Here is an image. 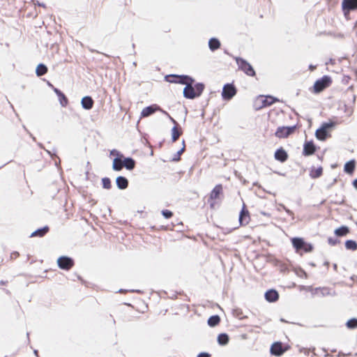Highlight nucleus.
I'll return each mask as SVG.
<instances>
[{"label":"nucleus","mask_w":357,"mask_h":357,"mask_svg":"<svg viewBox=\"0 0 357 357\" xmlns=\"http://www.w3.org/2000/svg\"><path fill=\"white\" fill-rule=\"evenodd\" d=\"M166 80L172 83H181L185 84L183 89L184 97L190 99H193L197 97L195 89L192 86L194 80L188 76H177L169 75L166 77Z\"/></svg>","instance_id":"nucleus-1"},{"label":"nucleus","mask_w":357,"mask_h":357,"mask_svg":"<svg viewBox=\"0 0 357 357\" xmlns=\"http://www.w3.org/2000/svg\"><path fill=\"white\" fill-rule=\"evenodd\" d=\"M353 112L351 107L347 106L343 102H340L336 112V125L349 121Z\"/></svg>","instance_id":"nucleus-2"},{"label":"nucleus","mask_w":357,"mask_h":357,"mask_svg":"<svg viewBox=\"0 0 357 357\" xmlns=\"http://www.w3.org/2000/svg\"><path fill=\"white\" fill-rule=\"evenodd\" d=\"M333 128L334 122L332 121L323 123L321 128L316 131V137L319 140H325L331 136Z\"/></svg>","instance_id":"nucleus-3"},{"label":"nucleus","mask_w":357,"mask_h":357,"mask_svg":"<svg viewBox=\"0 0 357 357\" xmlns=\"http://www.w3.org/2000/svg\"><path fill=\"white\" fill-rule=\"evenodd\" d=\"M291 242L297 253L302 255L303 252H310L312 250V245L304 241L301 238H293Z\"/></svg>","instance_id":"nucleus-4"},{"label":"nucleus","mask_w":357,"mask_h":357,"mask_svg":"<svg viewBox=\"0 0 357 357\" xmlns=\"http://www.w3.org/2000/svg\"><path fill=\"white\" fill-rule=\"evenodd\" d=\"M155 111H161L162 113L167 115L174 124H176V121L172 117H171L167 112L162 110L157 105H153L144 108L141 112V117H147L151 114H153Z\"/></svg>","instance_id":"nucleus-5"},{"label":"nucleus","mask_w":357,"mask_h":357,"mask_svg":"<svg viewBox=\"0 0 357 357\" xmlns=\"http://www.w3.org/2000/svg\"><path fill=\"white\" fill-rule=\"evenodd\" d=\"M342 8L344 16L347 17L351 10H357V0H343Z\"/></svg>","instance_id":"nucleus-6"},{"label":"nucleus","mask_w":357,"mask_h":357,"mask_svg":"<svg viewBox=\"0 0 357 357\" xmlns=\"http://www.w3.org/2000/svg\"><path fill=\"white\" fill-rule=\"evenodd\" d=\"M236 60L239 68L244 71L248 75L254 76L255 75L254 69L246 61L240 58H236Z\"/></svg>","instance_id":"nucleus-7"},{"label":"nucleus","mask_w":357,"mask_h":357,"mask_svg":"<svg viewBox=\"0 0 357 357\" xmlns=\"http://www.w3.org/2000/svg\"><path fill=\"white\" fill-rule=\"evenodd\" d=\"M331 83V79L327 76H324L321 79L317 80L314 85V91L315 93H319L325 88L329 86Z\"/></svg>","instance_id":"nucleus-8"},{"label":"nucleus","mask_w":357,"mask_h":357,"mask_svg":"<svg viewBox=\"0 0 357 357\" xmlns=\"http://www.w3.org/2000/svg\"><path fill=\"white\" fill-rule=\"evenodd\" d=\"M296 130V126L285 127L282 126L278 128L275 132V136L279 138L287 137L289 135L292 134Z\"/></svg>","instance_id":"nucleus-9"},{"label":"nucleus","mask_w":357,"mask_h":357,"mask_svg":"<svg viewBox=\"0 0 357 357\" xmlns=\"http://www.w3.org/2000/svg\"><path fill=\"white\" fill-rule=\"evenodd\" d=\"M236 93V88L230 84H227L224 86L222 96L225 100L231 99Z\"/></svg>","instance_id":"nucleus-10"},{"label":"nucleus","mask_w":357,"mask_h":357,"mask_svg":"<svg viewBox=\"0 0 357 357\" xmlns=\"http://www.w3.org/2000/svg\"><path fill=\"white\" fill-rule=\"evenodd\" d=\"M57 264L60 268L69 270L73 266V261L68 257H60L57 259Z\"/></svg>","instance_id":"nucleus-11"},{"label":"nucleus","mask_w":357,"mask_h":357,"mask_svg":"<svg viewBox=\"0 0 357 357\" xmlns=\"http://www.w3.org/2000/svg\"><path fill=\"white\" fill-rule=\"evenodd\" d=\"M277 99L273 98L272 96H260L257 99V103H259L260 105L259 108L269 106L275 102Z\"/></svg>","instance_id":"nucleus-12"},{"label":"nucleus","mask_w":357,"mask_h":357,"mask_svg":"<svg viewBox=\"0 0 357 357\" xmlns=\"http://www.w3.org/2000/svg\"><path fill=\"white\" fill-rule=\"evenodd\" d=\"M316 150L315 146L312 142H307L304 144L303 154L305 155H310L314 153Z\"/></svg>","instance_id":"nucleus-13"},{"label":"nucleus","mask_w":357,"mask_h":357,"mask_svg":"<svg viewBox=\"0 0 357 357\" xmlns=\"http://www.w3.org/2000/svg\"><path fill=\"white\" fill-rule=\"evenodd\" d=\"M271 352L275 356H280L284 352V350L282 349L281 343L275 342L271 346Z\"/></svg>","instance_id":"nucleus-14"},{"label":"nucleus","mask_w":357,"mask_h":357,"mask_svg":"<svg viewBox=\"0 0 357 357\" xmlns=\"http://www.w3.org/2000/svg\"><path fill=\"white\" fill-rule=\"evenodd\" d=\"M356 168L355 160H351L347 162L344 166V171L348 174H353Z\"/></svg>","instance_id":"nucleus-15"},{"label":"nucleus","mask_w":357,"mask_h":357,"mask_svg":"<svg viewBox=\"0 0 357 357\" xmlns=\"http://www.w3.org/2000/svg\"><path fill=\"white\" fill-rule=\"evenodd\" d=\"M312 291V294L316 296H324L328 295L330 294L329 289L326 287L323 288H316V289H310Z\"/></svg>","instance_id":"nucleus-16"},{"label":"nucleus","mask_w":357,"mask_h":357,"mask_svg":"<svg viewBox=\"0 0 357 357\" xmlns=\"http://www.w3.org/2000/svg\"><path fill=\"white\" fill-rule=\"evenodd\" d=\"M81 104L84 109H91L93 105V100L89 96H85L82 99Z\"/></svg>","instance_id":"nucleus-17"},{"label":"nucleus","mask_w":357,"mask_h":357,"mask_svg":"<svg viewBox=\"0 0 357 357\" xmlns=\"http://www.w3.org/2000/svg\"><path fill=\"white\" fill-rule=\"evenodd\" d=\"M53 90L56 93V94L59 96V100L61 105L62 107H66L68 102V99L66 97V96L56 88H54Z\"/></svg>","instance_id":"nucleus-18"},{"label":"nucleus","mask_w":357,"mask_h":357,"mask_svg":"<svg viewBox=\"0 0 357 357\" xmlns=\"http://www.w3.org/2000/svg\"><path fill=\"white\" fill-rule=\"evenodd\" d=\"M265 298L269 302H274L278 299V294L276 291L271 289L266 291Z\"/></svg>","instance_id":"nucleus-19"},{"label":"nucleus","mask_w":357,"mask_h":357,"mask_svg":"<svg viewBox=\"0 0 357 357\" xmlns=\"http://www.w3.org/2000/svg\"><path fill=\"white\" fill-rule=\"evenodd\" d=\"M250 217L248 211L243 208L239 215V222L241 225H245L249 222Z\"/></svg>","instance_id":"nucleus-20"},{"label":"nucleus","mask_w":357,"mask_h":357,"mask_svg":"<svg viewBox=\"0 0 357 357\" xmlns=\"http://www.w3.org/2000/svg\"><path fill=\"white\" fill-rule=\"evenodd\" d=\"M116 185L119 189H126L128 187V181L123 176H118L116 179Z\"/></svg>","instance_id":"nucleus-21"},{"label":"nucleus","mask_w":357,"mask_h":357,"mask_svg":"<svg viewBox=\"0 0 357 357\" xmlns=\"http://www.w3.org/2000/svg\"><path fill=\"white\" fill-rule=\"evenodd\" d=\"M122 158H123V155H121L120 158H116L114 159L113 165H112V168L114 170L120 171L123 168V163Z\"/></svg>","instance_id":"nucleus-22"},{"label":"nucleus","mask_w":357,"mask_h":357,"mask_svg":"<svg viewBox=\"0 0 357 357\" xmlns=\"http://www.w3.org/2000/svg\"><path fill=\"white\" fill-rule=\"evenodd\" d=\"M275 158L280 162H284L287 158V154L283 149H278L275 153Z\"/></svg>","instance_id":"nucleus-23"},{"label":"nucleus","mask_w":357,"mask_h":357,"mask_svg":"<svg viewBox=\"0 0 357 357\" xmlns=\"http://www.w3.org/2000/svg\"><path fill=\"white\" fill-rule=\"evenodd\" d=\"M222 185H217L212 192H211L210 198L211 199H216L218 198L219 195L222 192Z\"/></svg>","instance_id":"nucleus-24"},{"label":"nucleus","mask_w":357,"mask_h":357,"mask_svg":"<svg viewBox=\"0 0 357 357\" xmlns=\"http://www.w3.org/2000/svg\"><path fill=\"white\" fill-rule=\"evenodd\" d=\"M349 233V228L347 226H341L336 228V236H344Z\"/></svg>","instance_id":"nucleus-25"},{"label":"nucleus","mask_w":357,"mask_h":357,"mask_svg":"<svg viewBox=\"0 0 357 357\" xmlns=\"http://www.w3.org/2000/svg\"><path fill=\"white\" fill-rule=\"evenodd\" d=\"M123 167H125L128 170L132 169L135 165V160L130 158H125L123 160Z\"/></svg>","instance_id":"nucleus-26"},{"label":"nucleus","mask_w":357,"mask_h":357,"mask_svg":"<svg viewBox=\"0 0 357 357\" xmlns=\"http://www.w3.org/2000/svg\"><path fill=\"white\" fill-rule=\"evenodd\" d=\"M345 248L348 250H357V243L354 240H347L344 243Z\"/></svg>","instance_id":"nucleus-27"},{"label":"nucleus","mask_w":357,"mask_h":357,"mask_svg":"<svg viewBox=\"0 0 357 357\" xmlns=\"http://www.w3.org/2000/svg\"><path fill=\"white\" fill-rule=\"evenodd\" d=\"M208 46L211 51H214L220 47V43L216 38H211L208 42Z\"/></svg>","instance_id":"nucleus-28"},{"label":"nucleus","mask_w":357,"mask_h":357,"mask_svg":"<svg viewBox=\"0 0 357 357\" xmlns=\"http://www.w3.org/2000/svg\"><path fill=\"white\" fill-rule=\"evenodd\" d=\"M347 328L354 330L357 328V318L349 319L345 324Z\"/></svg>","instance_id":"nucleus-29"},{"label":"nucleus","mask_w":357,"mask_h":357,"mask_svg":"<svg viewBox=\"0 0 357 357\" xmlns=\"http://www.w3.org/2000/svg\"><path fill=\"white\" fill-rule=\"evenodd\" d=\"M218 342L220 345H226L229 342V336L225 333H222L218 335Z\"/></svg>","instance_id":"nucleus-30"},{"label":"nucleus","mask_w":357,"mask_h":357,"mask_svg":"<svg viewBox=\"0 0 357 357\" xmlns=\"http://www.w3.org/2000/svg\"><path fill=\"white\" fill-rule=\"evenodd\" d=\"M47 68L45 65L39 64L36 68V73L38 76H42L45 75L47 73Z\"/></svg>","instance_id":"nucleus-31"},{"label":"nucleus","mask_w":357,"mask_h":357,"mask_svg":"<svg viewBox=\"0 0 357 357\" xmlns=\"http://www.w3.org/2000/svg\"><path fill=\"white\" fill-rule=\"evenodd\" d=\"M47 231H48V227H45L42 229H39L35 231L34 232H33L31 234V237L36 236H43L47 232Z\"/></svg>","instance_id":"nucleus-32"},{"label":"nucleus","mask_w":357,"mask_h":357,"mask_svg":"<svg viewBox=\"0 0 357 357\" xmlns=\"http://www.w3.org/2000/svg\"><path fill=\"white\" fill-rule=\"evenodd\" d=\"M220 322V317L218 315L211 317L208 320V324L210 326H215Z\"/></svg>","instance_id":"nucleus-33"},{"label":"nucleus","mask_w":357,"mask_h":357,"mask_svg":"<svg viewBox=\"0 0 357 357\" xmlns=\"http://www.w3.org/2000/svg\"><path fill=\"white\" fill-rule=\"evenodd\" d=\"M322 174V168L321 167H319L317 169H312L310 172V176L312 178H317L319 176H320Z\"/></svg>","instance_id":"nucleus-34"},{"label":"nucleus","mask_w":357,"mask_h":357,"mask_svg":"<svg viewBox=\"0 0 357 357\" xmlns=\"http://www.w3.org/2000/svg\"><path fill=\"white\" fill-rule=\"evenodd\" d=\"M181 133L178 131L176 126H174L172 130V140L173 142H175L177 140V139L179 137Z\"/></svg>","instance_id":"nucleus-35"},{"label":"nucleus","mask_w":357,"mask_h":357,"mask_svg":"<svg viewBox=\"0 0 357 357\" xmlns=\"http://www.w3.org/2000/svg\"><path fill=\"white\" fill-rule=\"evenodd\" d=\"M194 88L195 89V93L197 94V96H199L202 93L204 86L202 84H197L195 85Z\"/></svg>","instance_id":"nucleus-36"},{"label":"nucleus","mask_w":357,"mask_h":357,"mask_svg":"<svg viewBox=\"0 0 357 357\" xmlns=\"http://www.w3.org/2000/svg\"><path fill=\"white\" fill-rule=\"evenodd\" d=\"M102 186L105 189L111 188V181L108 178H103L102 179Z\"/></svg>","instance_id":"nucleus-37"},{"label":"nucleus","mask_w":357,"mask_h":357,"mask_svg":"<svg viewBox=\"0 0 357 357\" xmlns=\"http://www.w3.org/2000/svg\"><path fill=\"white\" fill-rule=\"evenodd\" d=\"M162 214L165 218H170L173 215L172 213L168 210L162 211Z\"/></svg>","instance_id":"nucleus-38"},{"label":"nucleus","mask_w":357,"mask_h":357,"mask_svg":"<svg viewBox=\"0 0 357 357\" xmlns=\"http://www.w3.org/2000/svg\"><path fill=\"white\" fill-rule=\"evenodd\" d=\"M184 149H185V146H183L182 147V149L181 150H179L178 152H177V155H178V157L177 158H174L173 160H179V157H180V155L184 151Z\"/></svg>","instance_id":"nucleus-39"},{"label":"nucleus","mask_w":357,"mask_h":357,"mask_svg":"<svg viewBox=\"0 0 357 357\" xmlns=\"http://www.w3.org/2000/svg\"><path fill=\"white\" fill-rule=\"evenodd\" d=\"M197 357H211V355L208 353H205V352H203V353H200Z\"/></svg>","instance_id":"nucleus-40"},{"label":"nucleus","mask_w":357,"mask_h":357,"mask_svg":"<svg viewBox=\"0 0 357 357\" xmlns=\"http://www.w3.org/2000/svg\"><path fill=\"white\" fill-rule=\"evenodd\" d=\"M111 155L120 156L121 155L119 153V152L116 150H113L111 151Z\"/></svg>","instance_id":"nucleus-41"},{"label":"nucleus","mask_w":357,"mask_h":357,"mask_svg":"<svg viewBox=\"0 0 357 357\" xmlns=\"http://www.w3.org/2000/svg\"><path fill=\"white\" fill-rule=\"evenodd\" d=\"M352 185H353L354 188L357 190V178H356L353 181Z\"/></svg>","instance_id":"nucleus-42"},{"label":"nucleus","mask_w":357,"mask_h":357,"mask_svg":"<svg viewBox=\"0 0 357 357\" xmlns=\"http://www.w3.org/2000/svg\"><path fill=\"white\" fill-rule=\"evenodd\" d=\"M340 62H345V63H348V61L347 59L345 58H342L341 59L339 60Z\"/></svg>","instance_id":"nucleus-43"},{"label":"nucleus","mask_w":357,"mask_h":357,"mask_svg":"<svg viewBox=\"0 0 357 357\" xmlns=\"http://www.w3.org/2000/svg\"><path fill=\"white\" fill-rule=\"evenodd\" d=\"M349 79V77H346L343 79V82H347Z\"/></svg>","instance_id":"nucleus-44"},{"label":"nucleus","mask_w":357,"mask_h":357,"mask_svg":"<svg viewBox=\"0 0 357 357\" xmlns=\"http://www.w3.org/2000/svg\"><path fill=\"white\" fill-rule=\"evenodd\" d=\"M17 255H18V253H17V252H15V253H13V254L11 255V257H16Z\"/></svg>","instance_id":"nucleus-45"},{"label":"nucleus","mask_w":357,"mask_h":357,"mask_svg":"<svg viewBox=\"0 0 357 357\" xmlns=\"http://www.w3.org/2000/svg\"><path fill=\"white\" fill-rule=\"evenodd\" d=\"M284 208L288 213L291 214V212L289 209H287L285 207H284Z\"/></svg>","instance_id":"nucleus-46"},{"label":"nucleus","mask_w":357,"mask_h":357,"mask_svg":"<svg viewBox=\"0 0 357 357\" xmlns=\"http://www.w3.org/2000/svg\"><path fill=\"white\" fill-rule=\"evenodd\" d=\"M344 356V354L340 351V352H339L337 356Z\"/></svg>","instance_id":"nucleus-47"},{"label":"nucleus","mask_w":357,"mask_h":357,"mask_svg":"<svg viewBox=\"0 0 357 357\" xmlns=\"http://www.w3.org/2000/svg\"><path fill=\"white\" fill-rule=\"evenodd\" d=\"M314 68H315V67H314V66H310V68L311 70H313Z\"/></svg>","instance_id":"nucleus-48"},{"label":"nucleus","mask_w":357,"mask_h":357,"mask_svg":"<svg viewBox=\"0 0 357 357\" xmlns=\"http://www.w3.org/2000/svg\"><path fill=\"white\" fill-rule=\"evenodd\" d=\"M34 354L37 356V355H38V351H37V350H35V351H34Z\"/></svg>","instance_id":"nucleus-49"}]
</instances>
